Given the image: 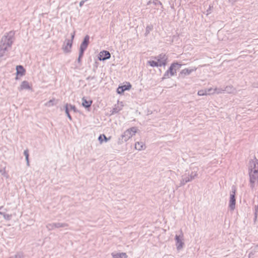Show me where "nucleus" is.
I'll return each mask as SVG.
<instances>
[{"label": "nucleus", "mask_w": 258, "mask_h": 258, "mask_svg": "<svg viewBox=\"0 0 258 258\" xmlns=\"http://www.w3.org/2000/svg\"><path fill=\"white\" fill-rule=\"evenodd\" d=\"M69 110H73L74 112H77V109H76L75 106L72 105L71 104H69Z\"/></svg>", "instance_id": "obj_31"}, {"label": "nucleus", "mask_w": 258, "mask_h": 258, "mask_svg": "<svg viewBox=\"0 0 258 258\" xmlns=\"http://www.w3.org/2000/svg\"><path fill=\"white\" fill-rule=\"evenodd\" d=\"M224 89H217V88H216L214 90V91L213 92H211V93H213L214 92H216L217 94L224 93H225V91H224Z\"/></svg>", "instance_id": "obj_28"}, {"label": "nucleus", "mask_w": 258, "mask_h": 258, "mask_svg": "<svg viewBox=\"0 0 258 258\" xmlns=\"http://www.w3.org/2000/svg\"><path fill=\"white\" fill-rule=\"evenodd\" d=\"M197 70L196 68L189 69H184L182 70L179 76L182 78H184L185 76H187L190 75L192 72L196 71Z\"/></svg>", "instance_id": "obj_13"}, {"label": "nucleus", "mask_w": 258, "mask_h": 258, "mask_svg": "<svg viewBox=\"0 0 258 258\" xmlns=\"http://www.w3.org/2000/svg\"><path fill=\"white\" fill-rule=\"evenodd\" d=\"M258 171V160L254 157L248 163V171Z\"/></svg>", "instance_id": "obj_8"}, {"label": "nucleus", "mask_w": 258, "mask_h": 258, "mask_svg": "<svg viewBox=\"0 0 258 258\" xmlns=\"http://www.w3.org/2000/svg\"><path fill=\"white\" fill-rule=\"evenodd\" d=\"M24 155L25 156V158L29 157V151L28 150L26 149L24 152Z\"/></svg>", "instance_id": "obj_35"}, {"label": "nucleus", "mask_w": 258, "mask_h": 258, "mask_svg": "<svg viewBox=\"0 0 258 258\" xmlns=\"http://www.w3.org/2000/svg\"><path fill=\"white\" fill-rule=\"evenodd\" d=\"M154 58L157 60V62L161 64V67L165 66L167 63V60L168 59L167 56L164 53H161L159 55L155 56Z\"/></svg>", "instance_id": "obj_9"}, {"label": "nucleus", "mask_w": 258, "mask_h": 258, "mask_svg": "<svg viewBox=\"0 0 258 258\" xmlns=\"http://www.w3.org/2000/svg\"><path fill=\"white\" fill-rule=\"evenodd\" d=\"M31 87L29 84V83L26 81H24L22 82L20 87L19 88V90L21 91L24 89H30Z\"/></svg>", "instance_id": "obj_16"}, {"label": "nucleus", "mask_w": 258, "mask_h": 258, "mask_svg": "<svg viewBox=\"0 0 258 258\" xmlns=\"http://www.w3.org/2000/svg\"><path fill=\"white\" fill-rule=\"evenodd\" d=\"M153 29V27L152 26H148L146 27V33H149Z\"/></svg>", "instance_id": "obj_32"}, {"label": "nucleus", "mask_w": 258, "mask_h": 258, "mask_svg": "<svg viewBox=\"0 0 258 258\" xmlns=\"http://www.w3.org/2000/svg\"><path fill=\"white\" fill-rule=\"evenodd\" d=\"M137 132V128L136 127H132L126 130L120 137L118 139L117 143L122 144L125 142L128 141L133 136L135 135Z\"/></svg>", "instance_id": "obj_3"}, {"label": "nucleus", "mask_w": 258, "mask_h": 258, "mask_svg": "<svg viewBox=\"0 0 258 258\" xmlns=\"http://www.w3.org/2000/svg\"><path fill=\"white\" fill-rule=\"evenodd\" d=\"M111 255L113 258H127V255L125 252H112Z\"/></svg>", "instance_id": "obj_15"}, {"label": "nucleus", "mask_w": 258, "mask_h": 258, "mask_svg": "<svg viewBox=\"0 0 258 258\" xmlns=\"http://www.w3.org/2000/svg\"><path fill=\"white\" fill-rule=\"evenodd\" d=\"M250 186L253 188L258 182V171H248Z\"/></svg>", "instance_id": "obj_5"}, {"label": "nucleus", "mask_w": 258, "mask_h": 258, "mask_svg": "<svg viewBox=\"0 0 258 258\" xmlns=\"http://www.w3.org/2000/svg\"><path fill=\"white\" fill-rule=\"evenodd\" d=\"M152 3H153L155 6H158V5L162 6V3L158 0H153V2H152L151 1H149L148 2L147 5H149L150 4H151Z\"/></svg>", "instance_id": "obj_27"}, {"label": "nucleus", "mask_w": 258, "mask_h": 258, "mask_svg": "<svg viewBox=\"0 0 258 258\" xmlns=\"http://www.w3.org/2000/svg\"><path fill=\"white\" fill-rule=\"evenodd\" d=\"M72 43V40L67 39L66 40L62 47L64 52L68 53L71 51Z\"/></svg>", "instance_id": "obj_11"}, {"label": "nucleus", "mask_w": 258, "mask_h": 258, "mask_svg": "<svg viewBox=\"0 0 258 258\" xmlns=\"http://www.w3.org/2000/svg\"><path fill=\"white\" fill-rule=\"evenodd\" d=\"M81 58H80V57H78V61L79 62H80L81 61Z\"/></svg>", "instance_id": "obj_42"}, {"label": "nucleus", "mask_w": 258, "mask_h": 258, "mask_svg": "<svg viewBox=\"0 0 258 258\" xmlns=\"http://www.w3.org/2000/svg\"><path fill=\"white\" fill-rule=\"evenodd\" d=\"M85 50L82 49L80 48L79 54V57H80V58H82V57Z\"/></svg>", "instance_id": "obj_33"}, {"label": "nucleus", "mask_w": 258, "mask_h": 258, "mask_svg": "<svg viewBox=\"0 0 258 258\" xmlns=\"http://www.w3.org/2000/svg\"><path fill=\"white\" fill-rule=\"evenodd\" d=\"M181 66V64L178 62L172 63L168 70H167L164 73L162 80L165 79L169 78L176 74L177 71L179 70Z\"/></svg>", "instance_id": "obj_4"}, {"label": "nucleus", "mask_w": 258, "mask_h": 258, "mask_svg": "<svg viewBox=\"0 0 258 258\" xmlns=\"http://www.w3.org/2000/svg\"><path fill=\"white\" fill-rule=\"evenodd\" d=\"M208 13L207 15H208L209 13H210V10H207Z\"/></svg>", "instance_id": "obj_43"}, {"label": "nucleus", "mask_w": 258, "mask_h": 258, "mask_svg": "<svg viewBox=\"0 0 258 258\" xmlns=\"http://www.w3.org/2000/svg\"><path fill=\"white\" fill-rule=\"evenodd\" d=\"M192 171L189 174V173H185L182 176V179L180 181V186L184 185L186 183L192 180L198 176L199 168L198 167H191Z\"/></svg>", "instance_id": "obj_2"}, {"label": "nucleus", "mask_w": 258, "mask_h": 258, "mask_svg": "<svg viewBox=\"0 0 258 258\" xmlns=\"http://www.w3.org/2000/svg\"><path fill=\"white\" fill-rule=\"evenodd\" d=\"M69 226L68 224L66 223H55V226L56 228L66 227Z\"/></svg>", "instance_id": "obj_22"}, {"label": "nucleus", "mask_w": 258, "mask_h": 258, "mask_svg": "<svg viewBox=\"0 0 258 258\" xmlns=\"http://www.w3.org/2000/svg\"><path fill=\"white\" fill-rule=\"evenodd\" d=\"M17 74L23 76L25 74V70L22 66H18L16 68Z\"/></svg>", "instance_id": "obj_20"}, {"label": "nucleus", "mask_w": 258, "mask_h": 258, "mask_svg": "<svg viewBox=\"0 0 258 258\" xmlns=\"http://www.w3.org/2000/svg\"><path fill=\"white\" fill-rule=\"evenodd\" d=\"M230 1L233 2L234 1V0H229Z\"/></svg>", "instance_id": "obj_44"}, {"label": "nucleus", "mask_w": 258, "mask_h": 258, "mask_svg": "<svg viewBox=\"0 0 258 258\" xmlns=\"http://www.w3.org/2000/svg\"><path fill=\"white\" fill-rule=\"evenodd\" d=\"M1 215L3 216L4 218L5 219H7V220L10 219V216L9 214H7L3 213V214H1Z\"/></svg>", "instance_id": "obj_34"}, {"label": "nucleus", "mask_w": 258, "mask_h": 258, "mask_svg": "<svg viewBox=\"0 0 258 258\" xmlns=\"http://www.w3.org/2000/svg\"><path fill=\"white\" fill-rule=\"evenodd\" d=\"M85 2L86 1L85 0H83V1H81L80 2V4H79L80 7H82L83 6V5H84V4L85 3Z\"/></svg>", "instance_id": "obj_36"}, {"label": "nucleus", "mask_w": 258, "mask_h": 258, "mask_svg": "<svg viewBox=\"0 0 258 258\" xmlns=\"http://www.w3.org/2000/svg\"><path fill=\"white\" fill-rule=\"evenodd\" d=\"M15 32L10 31L6 33L2 37L0 41V58L6 54V52L12 47L15 40Z\"/></svg>", "instance_id": "obj_1"}, {"label": "nucleus", "mask_w": 258, "mask_h": 258, "mask_svg": "<svg viewBox=\"0 0 258 258\" xmlns=\"http://www.w3.org/2000/svg\"><path fill=\"white\" fill-rule=\"evenodd\" d=\"M180 233L179 235L176 234L175 236L176 248L178 250L181 249L184 245V242H183V234L181 230L180 231Z\"/></svg>", "instance_id": "obj_7"}, {"label": "nucleus", "mask_w": 258, "mask_h": 258, "mask_svg": "<svg viewBox=\"0 0 258 258\" xmlns=\"http://www.w3.org/2000/svg\"><path fill=\"white\" fill-rule=\"evenodd\" d=\"M225 93H234L235 92V89L232 86H228L225 88Z\"/></svg>", "instance_id": "obj_21"}, {"label": "nucleus", "mask_w": 258, "mask_h": 258, "mask_svg": "<svg viewBox=\"0 0 258 258\" xmlns=\"http://www.w3.org/2000/svg\"><path fill=\"white\" fill-rule=\"evenodd\" d=\"M74 36H75V32H74L72 34V35H71V40H72V41H73V39L74 38Z\"/></svg>", "instance_id": "obj_40"}, {"label": "nucleus", "mask_w": 258, "mask_h": 258, "mask_svg": "<svg viewBox=\"0 0 258 258\" xmlns=\"http://www.w3.org/2000/svg\"><path fill=\"white\" fill-rule=\"evenodd\" d=\"M3 208V206H1L0 207V210H2ZM1 214H3V212H2L0 211V215Z\"/></svg>", "instance_id": "obj_41"}, {"label": "nucleus", "mask_w": 258, "mask_h": 258, "mask_svg": "<svg viewBox=\"0 0 258 258\" xmlns=\"http://www.w3.org/2000/svg\"><path fill=\"white\" fill-rule=\"evenodd\" d=\"M132 87V85L130 83H127L126 85H124L121 86H119L117 89V92L118 94H121L124 91L129 90Z\"/></svg>", "instance_id": "obj_12"}, {"label": "nucleus", "mask_w": 258, "mask_h": 258, "mask_svg": "<svg viewBox=\"0 0 258 258\" xmlns=\"http://www.w3.org/2000/svg\"><path fill=\"white\" fill-rule=\"evenodd\" d=\"M95 79V78L94 77L89 76L87 78V80H93V79Z\"/></svg>", "instance_id": "obj_38"}, {"label": "nucleus", "mask_w": 258, "mask_h": 258, "mask_svg": "<svg viewBox=\"0 0 258 258\" xmlns=\"http://www.w3.org/2000/svg\"><path fill=\"white\" fill-rule=\"evenodd\" d=\"M65 112L67 115V116L70 120L72 119V117L69 113V104H67L65 106Z\"/></svg>", "instance_id": "obj_26"}, {"label": "nucleus", "mask_w": 258, "mask_h": 258, "mask_svg": "<svg viewBox=\"0 0 258 258\" xmlns=\"http://www.w3.org/2000/svg\"><path fill=\"white\" fill-rule=\"evenodd\" d=\"M145 148V145L142 142H137L135 144V148L139 151L144 150Z\"/></svg>", "instance_id": "obj_18"}, {"label": "nucleus", "mask_w": 258, "mask_h": 258, "mask_svg": "<svg viewBox=\"0 0 258 258\" xmlns=\"http://www.w3.org/2000/svg\"><path fill=\"white\" fill-rule=\"evenodd\" d=\"M109 138H107L104 135H101L99 136L98 138V140L99 141L100 143H102L103 140H104L106 142L109 140Z\"/></svg>", "instance_id": "obj_24"}, {"label": "nucleus", "mask_w": 258, "mask_h": 258, "mask_svg": "<svg viewBox=\"0 0 258 258\" xmlns=\"http://www.w3.org/2000/svg\"><path fill=\"white\" fill-rule=\"evenodd\" d=\"M235 192L236 188L235 186H233L232 187V190L230 194V200L229 204V208L231 211L234 210L235 208Z\"/></svg>", "instance_id": "obj_6"}, {"label": "nucleus", "mask_w": 258, "mask_h": 258, "mask_svg": "<svg viewBox=\"0 0 258 258\" xmlns=\"http://www.w3.org/2000/svg\"><path fill=\"white\" fill-rule=\"evenodd\" d=\"M111 55L108 51L103 50L99 53L98 59L99 60L104 61L106 59H109Z\"/></svg>", "instance_id": "obj_10"}, {"label": "nucleus", "mask_w": 258, "mask_h": 258, "mask_svg": "<svg viewBox=\"0 0 258 258\" xmlns=\"http://www.w3.org/2000/svg\"><path fill=\"white\" fill-rule=\"evenodd\" d=\"M25 158H26V162H27V166H29V165H30L29 164V157H26Z\"/></svg>", "instance_id": "obj_39"}, {"label": "nucleus", "mask_w": 258, "mask_h": 258, "mask_svg": "<svg viewBox=\"0 0 258 258\" xmlns=\"http://www.w3.org/2000/svg\"><path fill=\"white\" fill-rule=\"evenodd\" d=\"M46 227L47 229H48V230H49V231L53 230L55 228H56L55 226V223L47 224L46 225Z\"/></svg>", "instance_id": "obj_25"}, {"label": "nucleus", "mask_w": 258, "mask_h": 258, "mask_svg": "<svg viewBox=\"0 0 258 258\" xmlns=\"http://www.w3.org/2000/svg\"><path fill=\"white\" fill-rule=\"evenodd\" d=\"M92 103V101H88L85 97L82 98V105L85 108H89L91 106Z\"/></svg>", "instance_id": "obj_19"}, {"label": "nucleus", "mask_w": 258, "mask_h": 258, "mask_svg": "<svg viewBox=\"0 0 258 258\" xmlns=\"http://www.w3.org/2000/svg\"><path fill=\"white\" fill-rule=\"evenodd\" d=\"M21 256L19 254H16L14 256H11L9 258H20Z\"/></svg>", "instance_id": "obj_37"}, {"label": "nucleus", "mask_w": 258, "mask_h": 258, "mask_svg": "<svg viewBox=\"0 0 258 258\" xmlns=\"http://www.w3.org/2000/svg\"><path fill=\"white\" fill-rule=\"evenodd\" d=\"M90 37L89 35H86L84 38V40L80 45V49L86 50L88 47L89 43Z\"/></svg>", "instance_id": "obj_14"}, {"label": "nucleus", "mask_w": 258, "mask_h": 258, "mask_svg": "<svg viewBox=\"0 0 258 258\" xmlns=\"http://www.w3.org/2000/svg\"><path fill=\"white\" fill-rule=\"evenodd\" d=\"M148 63L152 67H161V64H159L157 61H154V60H150L148 61Z\"/></svg>", "instance_id": "obj_23"}, {"label": "nucleus", "mask_w": 258, "mask_h": 258, "mask_svg": "<svg viewBox=\"0 0 258 258\" xmlns=\"http://www.w3.org/2000/svg\"><path fill=\"white\" fill-rule=\"evenodd\" d=\"M54 99L50 100L49 101L45 103V105L48 107L53 106L54 105Z\"/></svg>", "instance_id": "obj_29"}, {"label": "nucleus", "mask_w": 258, "mask_h": 258, "mask_svg": "<svg viewBox=\"0 0 258 258\" xmlns=\"http://www.w3.org/2000/svg\"><path fill=\"white\" fill-rule=\"evenodd\" d=\"M212 91L213 89L212 88L205 90H201L198 91V94L199 96L207 95L208 94H210Z\"/></svg>", "instance_id": "obj_17"}, {"label": "nucleus", "mask_w": 258, "mask_h": 258, "mask_svg": "<svg viewBox=\"0 0 258 258\" xmlns=\"http://www.w3.org/2000/svg\"><path fill=\"white\" fill-rule=\"evenodd\" d=\"M0 173H1L2 175L5 176H7V174L6 173V167H3V168H1L0 169Z\"/></svg>", "instance_id": "obj_30"}]
</instances>
